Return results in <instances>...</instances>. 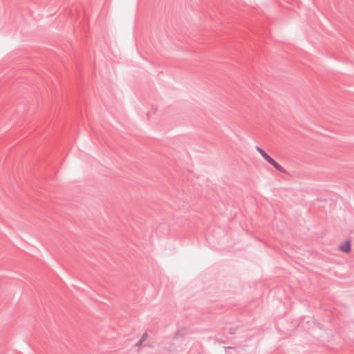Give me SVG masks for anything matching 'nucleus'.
Here are the masks:
<instances>
[{
    "label": "nucleus",
    "mask_w": 354,
    "mask_h": 354,
    "mask_svg": "<svg viewBox=\"0 0 354 354\" xmlns=\"http://www.w3.org/2000/svg\"><path fill=\"white\" fill-rule=\"evenodd\" d=\"M256 149L259 153L262 156V157L270 165H272L277 170L280 172L285 173L286 170L283 166L279 165L274 159H273L268 153H266L263 149L260 147H256Z\"/></svg>",
    "instance_id": "f257e3e1"
},
{
    "label": "nucleus",
    "mask_w": 354,
    "mask_h": 354,
    "mask_svg": "<svg viewBox=\"0 0 354 354\" xmlns=\"http://www.w3.org/2000/svg\"><path fill=\"white\" fill-rule=\"evenodd\" d=\"M148 337L147 333H145L142 334V337H140V340L143 342Z\"/></svg>",
    "instance_id": "7ed1b4c3"
},
{
    "label": "nucleus",
    "mask_w": 354,
    "mask_h": 354,
    "mask_svg": "<svg viewBox=\"0 0 354 354\" xmlns=\"http://www.w3.org/2000/svg\"><path fill=\"white\" fill-rule=\"evenodd\" d=\"M339 250L344 252H348L351 250L350 241L347 240L343 245H339Z\"/></svg>",
    "instance_id": "f03ea898"
},
{
    "label": "nucleus",
    "mask_w": 354,
    "mask_h": 354,
    "mask_svg": "<svg viewBox=\"0 0 354 354\" xmlns=\"http://www.w3.org/2000/svg\"><path fill=\"white\" fill-rule=\"evenodd\" d=\"M142 344V342L140 339H139V340L136 342V346H140Z\"/></svg>",
    "instance_id": "20e7f679"
}]
</instances>
